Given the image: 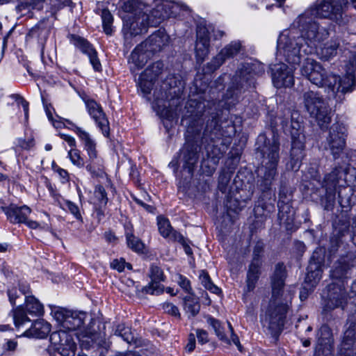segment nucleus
Masks as SVG:
<instances>
[{"label": "nucleus", "mask_w": 356, "mask_h": 356, "mask_svg": "<svg viewBox=\"0 0 356 356\" xmlns=\"http://www.w3.org/2000/svg\"><path fill=\"white\" fill-rule=\"evenodd\" d=\"M168 41V36L164 31H159L157 33L152 34L143 44L147 51H155L160 50L161 48Z\"/></svg>", "instance_id": "nucleus-27"}, {"label": "nucleus", "mask_w": 356, "mask_h": 356, "mask_svg": "<svg viewBox=\"0 0 356 356\" xmlns=\"http://www.w3.org/2000/svg\"><path fill=\"white\" fill-rule=\"evenodd\" d=\"M314 356H331V351L327 348L326 352L323 353L320 348H316Z\"/></svg>", "instance_id": "nucleus-64"}, {"label": "nucleus", "mask_w": 356, "mask_h": 356, "mask_svg": "<svg viewBox=\"0 0 356 356\" xmlns=\"http://www.w3.org/2000/svg\"><path fill=\"white\" fill-rule=\"evenodd\" d=\"M317 336L318 345L316 348H320L323 353L326 352L327 348L331 351L332 332L330 327L325 325H322Z\"/></svg>", "instance_id": "nucleus-31"}, {"label": "nucleus", "mask_w": 356, "mask_h": 356, "mask_svg": "<svg viewBox=\"0 0 356 356\" xmlns=\"http://www.w3.org/2000/svg\"><path fill=\"white\" fill-rule=\"evenodd\" d=\"M198 342L204 344L208 341V334L202 330H197L196 331Z\"/></svg>", "instance_id": "nucleus-57"}, {"label": "nucleus", "mask_w": 356, "mask_h": 356, "mask_svg": "<svg viewBox=\"0 0 356 356\" xmlns=\"http://www.w3.org/2000/svg\"><path fill=\"white\" fill-rule=\"evenodd\" d=\"M83 323V320L76 312H71L70 315H68L60 328L56 332H63L67 334V332L74 331L76 329L80 327Z\"/></svg>", "instance_id": "nucleus-30"}, {"label": "nucleus", "mask_w": 356, "mask_h": 356, "mask_svg": "<svg viewBox=\"0 0 356 356\" xmlns=\"http://www.w3.org/2000/svg\"><path fill=\"white\" fill-rule=\"evenodd\" d=\"M207 29H209V32L208 33L209 39L210 38V35L212 34V37L214 40H217L221 38L224 35V32L220 30H216L215 28L209 25L208 26H205Z\"/></svg>", "instance_id": "nucleus-54"}, {"label": "nucleus", "mask_w": 356, "mask_h": 356, "mask_svg": "<svg viewBox=\"0 0 356 356\" xmlns=\"http://www.w3.org/2000/svg\"><path fill=\"white\" fill-rule=\"evenodd\" d=\"M71 42L75 47L88 56L90 63L95 71L99 72L102 70V65L97 57V51L86 40L79 36L72 35Z\"/></svg>", "instance_id": "nucleus-18"}, {"label": "nucleus", "mask_w": 356, "mask_h": 356, "mask_svg": "<svg viewBox=\"0 0 356 356\" xmlns=\"http://www.w3.org/2000/svg\"><path fill=\"white\" fill-rule=\"evenodd\" d=\"M17 285L18 288L16 286H11L7 290L9 302L13 306L16 305L17 299L21 298L22 295L26 297V294L30 292L29 285L26 282H21Z\"/></svg>", "instance_id": "nucleus-29"}, {"label": "nucleus", "mask_w": 356, "mask_h": 356, "mask_svg": "<svg viewBox=\"0 0 356 356\" xmlns=\"http://www.w3.org/2000/svg\"><path fill=\"white\" fill-rule=\"evenodd\" d=\"M178 284L186 292L190 293L192 290L191 286L190 281L184 276L178 275Z\"/></svg>", "instance_id": "nucleus-52"}, {"label": "nucleus", "mask_w": 356, "mask_h": 356, "mask_svg": "<svg viewBox=\"0 0 356 356\" xmlns=\"http://www.w3.org/2000/svg\"><path fill=\"white\" fill-rule=\"evenodd\" d=\"M19 145L24 149H30L34 146V140L30 138L28 140H19Z\"/></svg>", "instance_id": "nucleus-59"}, {"label": "nucleus", "mask_w": 356, "mask_h": 356, "mask_svg": "<svg viewBox=\"0 0 356 356\" xmlns=\"http://www.w3.org/2000/svg\"><path fill=\"white\" fill-rule=\"evenodd\" d=\"M58 204L61 209L63 210H67L70 213H72L76 219L82 220V216L79 208L76 204L70 200H65L63 201H58Z\"/></svg>", "instance_id": "nucleus-39"}, {"label": "nucleus", "mask_w": 356, "mask_h": 356, "mask_svg": "<svg viewBox=\"0 0 356 356\" xmlns=\"http://www.w3.org/2000/svg\"><path fill=\"white\" fill-rule=\"evenodd\" d=\"M163 309L164 312L172 316L180 318V312L177 306L170 302H165L163 304Z\"/></svg>", "instance_id": "nucleus-48"}, {"label": "nucleus", "mask_w": 356, "mask_h": 356, "mask_svg": "<svg viewBox=\"0 0 356 356\" xmlns=\"http://www.w3.org/2000/svg\"><path fill=\"white\" fill-rule=\"evenodd\" d=\"M314 288H311L308 286H307L305 284V283L304 284V286H302V288L300 290V298L301 300H306L309 294V293H311V291L313 290Z\"/></svg>", "instance_id": "nucleus-60"}, {"label": "nucleus", "mask_w": 356, "mask_h": 356, "mask_svg": "<svg viewBox=\"0 0 356 356\" xmlns=\"http://www.w3.org/2000/svg\"><path fill=\"white\" fill-rule=\"evenodd\" d=\"M348 269V266L344 261H339L331 270L330 275L333 279H341L347 273Z\"/></svg>", "instance_id": "nucleus-43"}, {"label": "nucleus", "mask_w": 356, "mask_h": 356, "mask_svg": "<svg viewBox=\"0 0 356 356\" xmlns=\"http://www.w3.org/2000/svg\"><path fill=\"white\" fill-rule=\"evenodd\" d=\"M241 49L239 42H232L225 46L209 63L211 70H215L220 67L225 61L237 55Z\"/></svg>", "instance_id": "nucleus-19"}, {"label": "nucleus", "mask_w": 356, "mask_h": 356, "mask_svg": "<svg viewBox=\"0 0 356 356\" xmlns=\"http://www.w3.org/2000/svg\"><path fill=\"white\" fill-rule=\"evenodd\" d=\"M228 327H229L230 333L232 334V339L233 343L237 346L239 350H241V346L240 344L239 339H238V337L234 334V330L230 323H228Z\"/></svg>", "instance_id": "nucleus-61"}, {"label": "nucleus", "mask_w": 356, "mask_h": 356, "mask_svg": "<svg viewBox=\"0 0 356 356\" xmlns=\"http://www.w3.org/2000/svg\"><path fill=\"white\" fill-rule=\"evenodd\" d=\"M304 104L310 115L314 117L321 129L326 128L331 122L330 109L327 102L313 91L303 95Z\"/></svg>", "instance_id": "nucleus-7"}, {"label": "nucleus", "mask_w": 356, "mask_h": 356, "mask_svg": "<svg viewBox=\"0 0 356 356\" xmlns=\"http://www.w3.org/2000/svg\"><path fill=\"white\" fill-rule=\"evenodd\" d=\"M209 29L205 25L200 24L197 28V40L195 44V56L199 62L204 60L209 53Z\"/></svg>", "instance_id": "nucleus-16"}, {"label": "nucleus", "mask_w": 356, "mask_h": 356, "mask_svg": "<svg viewBox=\"0 0 356 356\" xmlns=\"http://www.w3.org/2000/svg\"><path fill=\"white\" fill-rule=\"evenodd\" d=\"M356 335V324L350 323L348 328L344 332V337L342 342V349L346 352L342 353V355L344 356H351L350 353L348 352L350 347L353 344L354 341L355 339Z\"/></svg>", "instance_id": "nucleus-34"}, {"label": "nucleus", "mask_w": 356, "mask_h": 356, "mask_svg": "<svg viewBox=\"0 0 356 356\" xmlns=\"http://www.w3.org/2000/svg\"><path fill=\"white\" fill-rule=\"evenodd\" d=\"M352 3L356 8V0H318L310 8L300 14L293 21L292 29L282 33L277 40V51L282 54L288 63L299 64L302 54H308L316 49L326 40L330 33L321 26L314 17L330 18L343 24V6Z\"/></svg>", "instance_id": "nucleus-1"}, {"label": "nucleus", "mask_w": 356, "mask_h": 356, "mask_svg": "<svg viewBox=\"0 0 356 356\" xmlns=\"http://www.w3.org/2000/svg\"><path fill=\"white\" fill-rule=\"evenodd\" d=\"M111 265L113 268L118 270L119 272L123 271L125 267L128 269H131V265L126 263L125 260L122 258L113 260Z\"/></svg>", "instance_id": "nucleus-50"}, {"label": "nucleus", "mask_w": 356, "mask_h": 356, "mask_svg": "<svg viewBox=\"0 0 356 356\" xmlns=\"http://www.w3.org/2000/svg\"><path fill=\"white\" fill-rule=\"evenodd\" d=\"M340 41L338 37H333L328 42L323 44L318 50H316L318 56L323 60H329L337 54Z\"/></svg>", "instance_id": "nucleus-26"}, {"label": "nucleus", "mask_w": 356, "mask_h": 356, "mask_svg": "<svg viewBox=\"0 0 356 356\" xmlns=\"http://www.w3.org/2000/svg\"><path fill=\"white\" fill-rule=\"evenodd\" d=\"M72 311L67 310L61 307H54V309L51 310V314L54 318V319L58 323V324L61 326L68 315H70Z\"/></svg>", "instance_id": "nucleus-44"}, {"label": "nucleus", "mask_w": 356, "mask_h": 356, "mask_svg": "<svg viewBox=\"0 0 356 356\" xmlns=\"http://www.w3.org/2000/svg\"><path fill=\"white\" fill-rule=\"evenodd\" d=\"M12 312L13 314L14 323L17 328H19L24 323L30 321L22 306L13 308Z\"/></svg>", "instance_id": "nucleus-38"}, {"label": "nucleus", "mask_w": 356, "mask_h": 356, "mask_svg": "<svg viewBox=\"0 0 356 356\" xmlns=\"http://www.w3.org/2000/svg\"><path fill=\"white\" fill-rule=\"evenodd\" d=\"M300 72L313 84L325 88L337 102H341L344 95L351 92L355 87V81L350 76L327 74L319 63L312 58L305 60Z\"/></svg>", "instance_id": "nucleus-3"}, {"label": "nucleus", "mask_w": 356, "mask_h": 356, "mask_svg": "<svg viewBox=\"0 0 356 356\" xmlns=\"http://www.w3.org/2000/svg\"><path fill=\"white\" fill-rule=\"evenodd\" d=\"M208 323H209L210 325H211L213 327V328L214 329V330L216 332V334L220 339H222V340L227 339L225 334H223V332L221 330L220 324L217 320L210 318L208 319Z\"/></svg>", "instance_id": "nucleus-51"}, {"label": "nucleus", "mask_w": 356, "mask_h": 356, "mask_svg": "<svg viewBox=\"0 0 356 356\" xmlns=\"http://www.w3.org/2000/svg\"><path fill=\"white\" fill-rule=\"evenodd\" d=\"M304 145L300 141H293L292 147L291 151V160L287 164L288 167L292 170H297L299 169L301 161L303 158Z\"/></svg>", "instance_id": "nucleus-28"}, {"label": "nucleus", "mask_w": 356, "mask_h": 356, "mask_svg": "<svg viewBox=\"0 0 356 356\" xmlns=\"http://www.w3.org/2000/svg\"><path fill=\"white\" fill-rule=\"evenodd\" d=\"M178 6L172 2L165 1L161 5H157L151 12V16L148 15V25L156 26L161 21L170 16L177 14Z\"/></svg>", "instance_id": "nucleus-14"}, {"label": "nucleus", "mask_w": 356, "mask_h": 356, "mask_svg": "<svg viewBox=\"0 0 356 356\" xmlns=\"http://www.w3.org/2000/svg\"><path fill=\"white\" fill-rule=\"evenodd\" d=\"M115 334L120 336L128 343H136V339L132 334L131 329L124 325H119L115 330Z\"/></svg>", "instance_id": "nucleus-42"}, {"label": "nucleus", "mask_w": 356, "mask_h": 356, "mask_svg": "<svg viewBox=\"0 0 356 356\" xmlns=\"http://www.w3.org/2000/svg\"><path fill=\"white\" fill-rule=\"evenodd\" d=\"M273 83L276 88L291 87L294 83L293 69L284 63L271 65Z\"/></svg>", "instance_id": "nucleus-12"}, {"label": "nucleus", "mask_w": 356, "mask_h": 356, "mask_svg": "<svg viewBox=\"0 0 356 356\" xmlns=\"http://www.w3.org/2000/svg\"><path fill=\"white\" fill-rule=\"evenodd\" d=\"M261 248L256 247L254 250V257L249 266L247 274V288L248 291H252L255 286V284L259 278V268L261 264L259 257Z\"/></svg>", "instance_id": "nucleus-21"}, {"label": "nucleus", "mask_w": 356, "mask_h": 356, "mask_svg": "<svg viewBox=\"0 0 356 356\" xmlns=\"http://www.w3.org/2000/svg\"><path fill=\"white\" fill-rule=\"evenodd\" d=\"M184 309L188 317H194L199 313L200 305L195 298L189 296L184 298Z\"/></svg>", "instance_id": "nucleus-37"}, {"label": "nucleus", "mask_w": 356, "mask_h": 356, "mask_svg": "<svg viewBox=\"0 0 356 356\" xmlns=\"http://www.w3.org/2000/svg\"><path fill=\"white\" fill-rule=\"evenodd\" d=\"M346 128L339 123L333 124L327 137L325 147L330 149L334 158H337L343 152L346 146Z\"/></svg>", "instance_id": "nucleus-11"}, {"label": "nucleus", "mask_w": 356, "mask_h": 356, "mask_svg": "<svg viewBox=\"0 0 356 356\" xmlns=\"http://www.w3.org/2000/svg\"><path fill=\"white\" fill-rule=\"evenodd\" d=\"M89 115L94 119L104 136L109 135V123L101 107L95 100L84 99Z\"/></svg>", "instance_id": "nucleus-15"}, {"label": "nucleus", "mask_w": 356, "mask_h": 356, "mask_svg": "<svg viewBox=\"0 0 356 356\" xmlns=\"http://www.w3.org/2000/svg\"><path fill=\"white\" fill-rule=\"evenodd\" d=\"M255 65L246 63L237 70L233 79V88L228 90L230 95H238L250 87L254 86Z\"/></svg>", "instance_id": "nucleus-10"}, {"label": "nucleus", "mask_w": 356, "mask_h": 356, "mask_svg": "<svg viewBox=\"0 0 356 356\" xmlns=\"http://www.w3.org/2000/svg\"><path fill=\"white\" fill-rule=\"evenodd\" d=\"M184 159V167L188 169V173L191 174L193 165L197 162L198 156L196 148L188 145H186L181 150Z\"/></svg>", "instance_id": "nucleus-32"}, {"label": "nucleus", "mask_w": 356, "mask_h": 356, "mask_svg": "<svg viewBox=\"0 0 356 356\" xmlns=\"http://www.w3.org/2000/svg\"><path fill=\"white\" fill-rule=\"evenodd\" d=\"M323 268L320 261H316L314 256L312 257L307 267V273L305 283L311 288H314L321 279Z\"/></svg>", "instance_id": "nucleus-23"}, {"label": "nucleus", "mask_w": 356, "mask_h": 356, "mask_svg": "<svg viewBox=\"0 0 356 356\" xmlns=\"http://www.w3.org/2000/svg\"><path fill=\"white\" fill-rule=\"evenodd\" d=\"M150 277L152 280L163 281L164 275L163 270L157 266L152 265L150 267Z\"/></svg>", "instance_id": "nucleus-47"}, {"label": "nucleus", "mask_w": 356, "mask_h": 356, "mask_svg": "<svg viewBox=\"0 0 356 356\" xmlns=\"http://www.w3.org/2000/svg\"><path fill=\"white\" fill-rule=\"evenodd\" d=\"M161 281L152 280L148 286L145 287L146 293L149 294H158L163 291L161 285L159 284Z\"/></svg>", "instance_id": "nucleus-46"}, {"label": "nucleus", "mask_w": 356, "mask_h": 356, "mask_svg": "<svg viewBox=\"0 0 356 356\" xmlns=\"http://www.w3.org/2000/svg\"><path fill=\"white\" fill-rule=\"evenodd\" d=\"M18 104L22 105V106L23 107L24 111L25 118H28V115H29V102H26L24 98L19 97L18 99Z\"/></svg>", "instance_id": "nucleus-62"}, {"label": "nucleus", "mask_w": 356, "mask_h": 356, "mask_svg": "<svg viewBox=\"0 0 356 356\" xmlns=\"http://www.w3.org/2000/svg\"><path fill=\"white\" fill-rule=\"evenodd\" d=\"M67 122L72 126L70 129L77 136L83 150L87 155L86 161L81 156L79 149L72 148L67 152V157L72 163L79 168L86 166V170L91 174H97L103 168L104 161L97 150V143L92 136L83 128L73 124L70 120Z\"/></svg>", "instance_id": "nucleus-4"}, {"label": "nucleus", "mask_w": 356, "mask_h": 356, "mask_svg": "<svg viewBox=\"0 0 356 356\" xmlns=\"http://www.w3.org/2000/svg\"><path fill=\"white\" fill-rule=\"evenodd\" d=\"M199 278L202 284L206 289L216 294H218L220 292V289L217 286L213 284L210 279L209 275L204 270H202L200 273Z\"/></svg>", "instance_id": "nucleus-41"}, {"label": "nucleus", "mask_w": 356, "mask_h": 356, "mask_svg": "<svg viewBox=\"0 0 356 356\" xmlns=\"http://www.w3.org/2000/svg\"><path fill=\"white\" fill-rule=\"evenodd\" d=\"M26 311L31 315L41 316L44 312V307L38 299L33 296H26L25 298Z\"/></svg>", "instance_id": "nucleus-35"}, {"label": "nucleus", "mask_w": 356, "mask_h": 356, "mask_svg": "<svg viewBox=\"0 0 356 356\" xmlns=\"http://www.w3.org/2000/svg\"><path fill=\"white\" fill-rule=\"evenodd\" d=\"M175 93L176 90L173 88H170L168 91L163 88L154 90L152 108L161 118L169 120L175 118L176 113L172 107L179 104V99L172 96Z\"/></svg>", "instance_id": "nucleus-8"}, {"label": "nucleus", "mask_w": 356, "mask_h": 356, "mask_svg": "<svg viewBox=\"0 0 356 356\" xmlns=\"http://www.w3.org/2000/svg\"><path fill=\"white\" fill-rule=\"evenodd\" d=\"M6 215L11 222L13 223H22L25 222L30 215L31 210L27 206L17 207L15 204H11L7 208H3Z\"/></svg>", "instance_id": "nucleus-22"}, {"label": "nucleus", "mask_w": 356, "mask_h": 356, "mask_svg": "<svg viewBox=\"0 0 356 356\" xmlns=\"http://www.w3.org/2000/svg\"><path fill=\"white\" fill-rule=\"evenodd\" d=\"M345 302V291L334 284L328 286L327 300L324 306L325 310L334 309L338 307H342Z\"/></svg>", "instance_id": "nucleus-20"}, {"label": "nucleus", "mask_w": 356, "mask_h": 356, "mask_svg": "<svg viewBox=\"0 0 356 356\" xmlns=\"http://www.w3.org/2000/svg\"><path fill=\"white\" fill-rule=\"evenodd\" d=\"M259 141L265 143L262 149L263 159L261 166L258 170V176L261 179V185L264 189H268L277 175V167L280 160V143L273 136L271 140L266 143L264 136H259Z\"/></svg>", "instance_id": "nucleus-5"}, {"label": "nucleus", "mask_w": 356, "mask_h": 356, "mask_svg": "<svg viewBox=\"0 0 356 356\" xmlns=\"http://www.w3.org/2000/svg\"><path fill=\"white\" fill-rule=\"evenodd\" d=\"M127 242L128 246L136 252L143 251L144 245L142 241L132 234L127 233Z\"/></svg>", "instance_id": "nucleus-45"}, {"label": "nucleus", "mask_w": 356, "mask_h": 356, "mask_svg": "<svg viewBox=\"0 0 356 356\" xmlns=\"http://www.w3.org/2000/svg\"><path fill=\"white\" fill-rule=\"evenodd\" d=\"M163 67V65L161 62H156L148 66L140 74L138 87L144 95L150 94L154 82L161 73Z\"/></svg>", "instance_id": "nucleus-13"}, {"label": "nucleus", "mask_w": 356, "mask_h": 356, "mask_svg": "<svg viewBox=\"0 0 356 356\" xmlns=\"http://www.w3.org/2000/svg\"><path fill=\"white\" fill-rule=\"evenodd\" d=\"M144 49V44L141 43L131 54L129 62L133 63L136 69L142 68L147 61V49Z\"/></svg>", "instance_id": "nucleus-33"}, {"label": "nucleus", "mask_w": 356, "mask_h": 356, "mask_svg": "<svg viewBox=\"0 0 356 356\" xmlns=\"http://www.w3.org/2000/svg\"><path fill=\"white\" fill-rule=\"evenodd\" d=\"M195 348V337L193 334H190L188 339V343L186 346V351L191 353Z\"/></svg>", "instance_id": "nucleus-58"}, {"label": "nucleus", "mask_w": 356, "mask_h": 356, "mask_svg": "<svg viewBox=\"0 0 356 356\" xmlns=\"http://www.w3.org/2000/svg\"><path fill=\"white\" fill-rule=\"evenodd\" d=\"M347 74L345 76H350L355 82L354 72L356 71V56H355L347 65Z\"/></svg>", "instance_id": "nucleus-53"}, {"label": "nucleus", "mask_w": 356, "mask_h": 356, "mask_svg": "<svg viewBox=\"0 0 356 356\" xmlns=\"http://www.w3.org/2000/svg\"><path fill=\"white\" fill-rule=\"evenodd\" d=\"M95 197L99 200L101 204H106L108 202L107 194L103 186H96L95 190Z\"/></svg>", "instance_id": "nucleus-49"}, {"label": "nucleus", "mask_w": 356, "mask_h": 356, "mask_svg": "<svg viewBox=\"0 0 356 356\" xmlns=\"http://www.w3.org/2000/svg\"><path fill=\"white\" fill-rule=\"evenodd\" d=\"M286 277L284 266L277 264L271 277V299L264 316L261 318L264 326L273 334L281 332L293 298L291 291L284 289Z\"/></svg>", "instance_id": "nucleus-2"}, {"label": "nucleus", "mask_w": 356, "mask_h": 356, "mask_svg": "<svg viewBox=\"0 0 356 356\" xmlns=\"http://www.w3.org/2000/svg\"><path fill=\"white\" fill-rule=\"evenodd\" d=\"M157 220L159 231L164 238H169L170 239L184 243V236L172 229L168 219L159 216Z\"/></svg>", "instance_id": "nucleus-25"}, {"label": "nucleus", "mask_w": 356, "mask_h": 356, "mask_svg": "<svg viewBox=\"0 0 356 356\" xmlns=\"http://www.w3.org/2000/svg\"><path fill=\"white\" fill-rule=\"evenodd\" d=\"M324 186L327 193L334 194L337 188L350 187L356 192V168H336L324 178Z\"/></svg>", "instance_id": "nucleus-6"}, {"label": "nucleus", "mask_w": 356, "mask_h": 356, "mask_svg": "<svg viewBox=\"0 0 356 356\" xmlns=\"http://www.w3.org/2000/svg\"><path fill=\"white\" fill-rule=\"evenodd\" d=\"M50 339L55 345L60 346V354L63 356L75 355L76 345L70 334H67L63 332H54Z\"/></svg>", "instance_id": "nucleus-17"}, {"label": "nucleus", "mask_w": 356, "mask_h": 356, "mask_svg": "<svg viewBox=\"0 0 356 356\" xmlns=\"http://www.w3.org/2000/svg\"><path fill=\"white\" fill-rule=\"evenodd\" d=\"M122 33L124 38V44L130 47L133 45L132 40L134 37L147 32L148 25V14L143 13L138 16L124 15Z\"/></svg>", "instance_id": "nucleus-9"}, {"label": "nucleus", "mask_w": 356, "mask_h": 356, "mask_svg": "<svg viewBox=\"0 0 356 356\" xmlns=\"http://www.w3.org/2000/svg\"><path fill=\"white\" fill-rule=\"evenodd\" d=\"M57 172H58V175L61 178L63 183H65L68 181L69 175H68V172H67V170L62 169V168H58L57 170Z\"/></svg>", "instance_id": "nucleus-63"}, {"label": "nucleus", "mask_w": 356, "mask_h": 356, "mask_svg": "<svg viewBox=\"0 0 356 356\" xmlns=\"http://www.w3.org/2000/svg\"><path fill=\"white\" fill-rule=\"evenodd\" d=\"M24 223L26 224V225L31 229L40 228L48 230L49 229V227L47 224L40 225V223L34 220H26V222Z\"/></svg>", "instance_id": "nucleus-55"}, {"label": "nucleus", "mask_w": 356, "mask_h": 356, "mask_svg": "<svg viewBox=\"0 0 356 356\" xmlns=\"http://www.w3.org/2000/svg\"><path fill=\"white\" fill-rule=\"evenodd\" d=\"M59 135L72 148L76 147V142L73 136L65 134H60Z\"/></svg>", "instance_id": "nucleus-56"}, {"label": "nucleus", "mask_w": 356, "mask_h": 356, "mask_svg": "<svg viewBox=\"0 0 356 356\" xmlns=\"http://www.w3.org/2000/svg\"><path fill=\"white\" fill-rule=\"evenodd\" d=\"M101 17L104 31L106 35H111L113 33V15L108 9H104L102 11Z\"/></svg>", "instance_id": "nucleus-40"}, {"label": "nucleus", "mask_w": 356, "mask_h": 356, "mask_svg": "<svg viewBox=\"0 0 356 356\" xmlns=\"http://www.w3.org/2000/svg\"><path fill=\"white\" fill-rule=\"evenodd\" d=\"M51 331V325L43 319L35 321L31 327L26 330L22 336L43 339L47 337Z\"/></svg>", "instance_id": "nucleus-24"}, {"label": "nucleus", "mask_w": 356, "mask_h": 356, "mask_svg": "<svg viewBox=\"0 0 356 356\" xmlns=\"http://www.w3.org/2000/svg\"><path fill=\"white\" fill-rule=\"evenodd\" d=\"M143 4L138 0H128L124 2L122 6V10L126 13L125 15H131L138 16L140 13V15L143 13H146L143 10Z\"/></svg>", "instance_id": "nucleus-36"}]
</instances>
